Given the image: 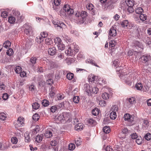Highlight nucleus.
<instances>
[{
	"instance_id": "obj_1",
	"label": "nucleus",
	"mask_w": 151,
	"mask_h": 151,
	"mask_svg": "<svg viewBox=\"0 0 151 151\" xmlns=\"http://www.w3.org/2000/svg\"><path fill=\"white\" fill-rule=\"evenodd\" d=\"M63 9V10L68 14H72L74 12L73 9H71L70 5L68 4L65 5Z\"/></svg>"
},
{
	"instance_id": "obj_2",
	"label": "nucleus",
	"mask_w": 151,
	"mask_h": 151,
	"mask_svg": "<svg viewBox=\"0 0 151 151\" xmlns=\"http://www.w3.org/2000/svg\"><path fill=\"white\" fill-rule=\"evenodd\" d=\"M52 22L55 27H59L60 29L65 28L66 27L65 25L63 22L60 23V22L56 20H53Z\"/></svg>"
},
{
	"instance_id": "obj_3",
	"label": "nucleus",
	"mask_w": 151,
	"mask_h": 151,
	"mask_svg": "<svg viewBox=\"0 0 151 151\" xmlns=\"http://www.w3.org/2000/svg\"><path fill=\"white\" fill-rule=\"evenodd\" d=\"M64 114H66L65 113H62L58 114L57 116H56L55 119L56 122H60L61 123L63 122L65 120Z\"/></svg>"
},
{
	"instance_id": "obj_4",
	"label": "nucleus",
	"mask_w": 151,
	"mask_h": 151,
	"mask_svg": "<svg viewBox=\"0 0 151 151\" xmlns=\"http://www.w3.org/2000/svg\"><path fill=\"white\" fill-rule=\"evenodd\" d=\"M24 118L21 117L18 118L17 123V125L16 127H21L23 126L24 124Z\"/></svg>"
},
{
	"instance_id": "obj_5",
	"label": "nucleus",
	"mask_w": 151,
	"mask_h": 151,
	"mask_svg": "<svg viewBox=\"0 0 151 151\" xmlns=\"http://www.w3.org/2000/svg\"><path fill=\"white\" fill-rule=\"evenodd\" d=\"M25 29L24 32L27 35H29L30 32H32V28L27 24H25L24 26Z\"/></svg>"
},
{
	"instance_id": "obj_6",
	"label": "nucleus",
	"mask_w": 151,
	"mask_h": 151,
	"mask_svg": "<svg viewBox=\"0 0 151 151\" xmlns=\"http://www.w3.org/2000/svg\"><path fill=\"white\" fill-rule=\"evenodd\" d=\"M91 89H92V86L86 84L84 85V90L88 94L91 93Z\"/></svg>"
},
{
	"instance_id": "obj_7",
	"label": "nucleus",
	"mask_w": 151,
	"mask_h": 151,
	"mask_svg": "<svg viewBox=\"0 0 151 151\" xmlns=\"http://www.w3.org/2000/svg\"><path fill=\"white\" fill-rule=\"evenodd\" d=\"M48 54L51 56H53L56 53V50L55 47H50L48 50Z\"/></svg>"
},
{
	"instance_id": "obj_8",
	"label": "nucleus",
	"mask_w": 151,
	"mask_h": 151,
	"mask_svg": "<svg viewBox=\"0 0 151 151\" xmlns=\"http://www.w3.org/2000/svg\"><path fill=\"white\" fill-rule=\"evenodd\" d=\"M151 59V57L148 55L142 56L140 60L142 62L145 63Z\"/></svg>"
},
{
	"instance_id": "obj_9",
	"label": "nucleus",
	"mask_w": 151,
	"mask_h": 151,
	"mask_svg": "<svg viewBox=\"0 0 151 151\" xmlns=\"http://www.w3.org/2000/svg\"><path fill=\"white\" fill-rule=\"evenodd\" d=\"M65 52L67 54V55H69L72 56L75 54V51H73V50H72L71 47H69L68 49L65 51Z\"/></svg>"
},
{
	"instance_id": "obj_10",
	"label": "nucleus",
	"mask_w": 151,
	"mask_h": 151,
	"mask_svg": "<svg viewBox=\"0 0 151 151\" xmlns=\"http://www.w3.org/2000/svg\"><path fill=\"white\" fill-rule=\"evenodd\" d=\"M83 125L82 123H78L75 126V129L76 130L79 131L81 129H82Z\"/></svg>"
},
{
	"instance_id": "obj_11",
	"label": "nucleus",
	"mask_w": 151,
	"mask_h": 151,
	"mask_svg": "<svg viewBox=\"0 0 151 151\" xmlns=\"http://www.w3.org/2000/svg\"><path fill=\"white\" fill-rule=\"evenodd\" d=\"M135 99L134 97H132L127 99V103L130 104H132L135 103Z\"/></svg>"
},
{
	"instance_id": "obj_12",
	"label": "nucleus",
	"mask_w": 151,
	"mask_h": 151,
	"mask_svg": "<svg viewBox=\"0 0 151 151\" xmlns=\"http://www.w3.org/2000/svg\"><path fill=\"white\" fill-rule=\"evenodd\" d=\"M43 135L42 134H38L36 136L35 138V141L38 143L40 142L42 139V137Z\"/></svg>"
},
{
	"instance_id": "obj_13",
	"label": "nucleus",
	"mask_w": 151,
	"mask_h": 151,
	"mask_svg": "<svg viewBox=\"0 0 151 151\" xmlns=\"http://www.w3.org/2000/svg\"><path fill=\"white\" fill-rule=\"evenodd\" d=\"M116 34V30L114 28H111L109 30V34L112 36H115Z\"/></svg>"
},
{
	"instance_id": "obj_14",
	"label": "nucleus",
	"mask_w": 151,
	"mask_h": 151,
	"mask_svg": "<svg viewBox=\"0 0 151 151\" xmlns=\"http://www.w3.org/2000/svg\"><path fill=\"white\" fill-rule=\"evenodd\" d=\"M37 60V58L33 56L30 58V62L31 64L34 65L36 63V61Z\"/></svg>"
},
{
	"instance_id": "obj_15",
	"label": "nucleus",
	"mask_w": 151,
	"mask_h": 151,
	"mask_svg": "<svg viewBox=\"0 0 151 151\" xmlns=\"http://www.w3.org/2000/svg\"><path fill=\"white\" fill-rule=\"evenodd\" d=\"M87 122L90 125H95L96 124V122L92 119H90L87 120Z\"/></svg>"
},
{
	"instance_id": "obj_16",
	"label": "nucleus",
	"mask_w": 151,
	"mask_h": 151,
	"mask_svg": "<svg viewBox=\"0 0 151 151\" xmlns=\"http://www.w3.org/2000/svg\"><path fill=\"white\" fill-rule=\"evenodd\" d=\"M13 14L14 15L18 17V19H19V16L20 15V13L18 11L13 10ZM20 19H21L22 18V16H20Z\"/></svg>"
},
{
	"instance_id": "obj_17",
	"label": "nucleus",
	"mask_w": 151,
	"mask_h": 151,
	"mask_svg": "<svg viewBox=\"0 0 151 151\" xmlns=\"http://www.w3.org/2000/svg\"><path fill=\"white\" fill-rule=\"evenodd\" d=\"M11 43L9 41H6L3 44V46L6 48L9 47L11 45Z\"/></svg>"
},
{
	"instance_id": "obj_18",
	"label": "nucleus",
	"mask_w": 151,
	"mask_h": 151,
	"mask_svg": "<svg viewBox=\"0 0 151 151\" xmlns=\"http://www.w3.org/2000/svg\"><path fill=\"white\" fill-rule=\"evenodd\" d=\"M52 134L51 131L49 130L47 131L45 133V136L47 138H49L52 137Z\"/></svg>"
},
{
	"instance_id": "obj_19",
	"label": "nucleus",
	"mask_w": 151,
	"mask_h": 151,
	"mask_svg": "<svg viewBox=\"0 0 151 151\" xmlns=\"http://www.w3.org/2000/svg\"><path fill=\"white\" fill-rule=\"evenodd\" d=\"M145 42L147 45L149 46V47H151V39L149 37H147L145 39Z\"/></svg>"
},
{
	"instance_id": "obj_20",
	"label": "nucleus",
	"mask_w": 151,
	"mask_h": 151,
	"mask_svg": "<svg viewBox=\"0 0 151 151\" xmlns=\"http://www.w3.org/2000/svg\"><path fill=\"white\" fill-rule=\"evenodd\" d=\"M99 113V110L98 108H95L92 111V114L95 116L98 115Z\"/></svg>"
},
{
	"instance_id": "obj_21",
	"label": "nucleus",
	"mask_w": 151,
	"mask_h": 151,
	"mask_svg": "<svg viewBox=\"0 0 151 151\" xmlns=\"http://www.w3.org/2000/svg\"><path fill=\"white\" fill-rule=\"evenodd\" d=\"M24 136L25 139V142H29L30 140V139L29 133L27 132H25L24 134Z\"/></svg>"
},
{
	"instance_id": "obj_22",
	"label": "nucleus",
	"mask_w": 151,
	"mask_h": 151,
	"mask_svg": "<svg viewBox=\"0 0 151 151\" xmlns=\"http://www.w3.org/2000/svg\"><path fill=\"white\" fill-rule=\"evenodd\" d=\"M128 21L127 20H123L122 24L121 25L124 28H128Z\"/></svg>"
},
{
	"instance_id": "obj_23",
	"label": "nucleus",
	"mask_w": 151,
	"mask_h": 151,
	"mask_svg": "<svg viewBox=\"0 0 151 151\" xmlns=\"http://www.w3.org/2000/svg\"><path fill=\"white\" fill-rule=\"evenodd\" d=\"M32 40H28L26 43L25 47L26 49L30 48L32 45Z\"/></svg>"
},
{
	"instance_id": "obj_24",
	"label": "nucleus",
	"mask_w": 151,
	"mask_h": 151,
	"mask_svg": "<svg viewBox=\"0 0 151 151\" xmlns=\"http://www.w3.org/2000/svg\"><path fill=\"white\" fill-rule=\"evenodd\" d=\"M130 130H128L127 128H123L122 130V133L125 134V135H127L130 132Z\"/></svg>"
},
{
	"instance_id": "obj_25",
	"label": "nucleus",
	"mask_w": 151,
	"mask_h": 151,
	"mask_svg": "<svg viewBox=\"0 0 151 151\" xmlns=\"http://www.w3.org/2000/svg\"><path fill=\"white\" fill-rule=\"evenodd\" d=\"M110 116L111 119H115L116 117V112L115 111H112L110 113Z\"/></svg>"
},
{
	"instance_id": "obj_26",
	"label": "nucleus",
	"mask_w": 151,
	"mask_h": 151,
	"mask_svg": "<svg viewBox=\"0 0 151 151\" xmlns=\"http://www.w3.org/2000/svg\"><path fill=\"white\" fill-rule=\"evenodd\" d=\"M103 132L105 133H109L110 131V128L109 126H106L104 127L103 128Z\"/></svg>"
},
{
	"instance_id": "obj_27",
	"label": "nucleus",
	"mask_w": 151,
	"mask_h": 151,
	"mask_svg": "<svg viewBox=\"0 0 151 151\" xmlns=\"http://www.w3.org/2000/svg\"><path fill=\"white\" fill-rule=\"evenodd\" d=\"M40 117V116L37 113L34 114L32 117V119L35 121H38Z\"/></svg>"
},
{
	"instance_id": "obj_28",
	"label": "nucleus",
	"mask_w": 151,
	"mask_h": 151,
	"mask_svg": "<svg viewBox=\"0 0 151 151\" xmlns=\"http://www.w3.org/2000/svg\"><path fill=\"white\" fill-rule=\"evenodd\" d=\"M57 46L58 47L59 50L61 51H62L64 50L65 48V45L62 43V42L61 43L59 44Z\"/></svg>"
},
{
	"instance_id": "obj_29",
	"label": "nucleus",
	"mask_w": 151,
	"mask_h": 151,
	"mask_svg": "<svg viewBox=\"0 0 151 151\" xmlns=\"http://www.w3.org/2000/svg\"><path fill=\"white\" fill-rule=\"evenodd\" d=\"M55 42L57 45L62 42L60 38L59 37H57L54 40Z\"/></svg>"
},
{
	"instance_id": "obj_30",
	"label": "nucleus",
	"mask_w": 151,
	"mask_h": 151,
	"mask_svg": "<svg viewBox=\"0 0 151 151\" xmlns=\"http://www.w3.org/2000/svg\"><path fill=\"white\" fill-rule=\"evenodd\" d=\"M32 107L33 109L36 110L40 107V104L37 102H35L33 104Z\"/></svg>"
},
{
	"instance_id": "obj_31",
	"label": "nucleus",
	"mask_w": 151,
	"mask_h": 151,
	"mask_svg": "<svg viewBox=\"0 0 151 151\" xmlns=\"http://www.w3.org/2000/svg\"><path fill=\"white\" fill-rule=\"evenodd\" d=\"M76 19L77 20L78 23H83L86 20V19L85 18H83V17H79L78 19L76 18Z\"/></svg>"
},
{
	"instance_id": "obj_32",
	"label": "nucleus",
	"mask_w": 151,
	"mask_h": 151,
	"mask_svg": "<svg viewBox=\"0 0 151 151\" xmlns=\"http://www.w3.org/2000/svg\"><path fill=\"white\" fill-rule=\"evenodd\" d=\"M134 46L136 47L142 48V44L139 42L137 41L134 42Z\"/></svg>"
},
{
	"instance_id": "obj_33",
	"label": "nucleus",
	"mask_w": 151,
	"mask_h": 151,
	"mask_svg": "<svg viewBox=\"0 0 151 151\" xmlns=\"http://www.w3.org/2000/svg\"><path fill=\"white\" fill-rule=\"evenodd\" d=\"M139 18L142 21H145L147 19V15L145 14H141L139 16Z\"/></svg>"
},
{
	"instance_id": "obj_34",
	"label": "nucleus",
	"mask_w": 151,
	"mask_h": 151,
	"mask_svg": "<svg viewBox=\"0 0 151 151\" xmlns=\"http://www.w3.org/2000/svg\"><path fill=\"white\" fill-rule=\"evenodd\" d=\"M8 22L11 24H13L15 22V18L12 16L10 17L9 18Z\"/></svg>"
},
{
	"instance_id": "obj_35",
	"label": "nucleus",
	"mask_w": 151,
	"mask_h": 151,
	"mask_svg": "<svg viewBox=\"0 0 151 151\" xmlns=\"http://www.w3.org/2000/svg\"><path fill=\"white\" fill-rule=\"evenodd\" d=\"M87 62H88V63L91 64L92 65H94L97 67H99V66L96 63H95V61H94L92 59H88L87 60Z\"/></svg>"
},
{
	"instance_id": "obj_36",
	"label": "nucleus",
	"mask_w": 151,
	"mask_h": 151,
	"mask_svg": "<svg viewBox=\"0 0 151 151\" xmlns=\"http://www.w3.org/2000/svg\"><path fill=\"white\" fill-rule=\"evenodd\" d=\"M135 12L137 14H141L143 12V9L141 7H139L135 10Z\"/></svg>"
},
{
	"instance_id": "obj_37",
	"label": "nucleus",
	"mask_w": 151,
	"mask_h": 151,
	"mask_svg": "<svg viewBox=\"0 0 151 151\" xmlns=\"http://www.w3.org/2000/svg\"><path fill=\"white\" fill-rule=\"evenodd\" d=\"M136 141L138 145L141 144L142 141V139L141 137L140 136L136 138Z\"/></svg>"
},
{
	"instance_id": "obj_38",
	"label": "nucleus",
	"mask_w": 151,
	"mask_h": 151,
	"mask_svg": "<svg viewBox=\"0 0 151 151\" xmlns=\"http://www.w3.org/2000/svg\"><path fill=\"white\" fill-rule=\"evenodd\" d=\"M102 96L103 99L106 100L109 98V95L106 93H104L102 94Z\"/></svg>"
},
{
	"instance_id": "obj_39",
	"label": "nucleus",
	"mask_w": 151,
	"mask_h": 151,
	"mask_svg": "<svg viewBox=\"0 0 151 151\" xmlns=\"http://www.w3.org/2000/svg\"><path fill=\"white\" fill-rule=\"evenodd\" d=\"M22 68L19 66H17L15 69V71L17 73H19L21 72Z\"/></svg>"
},
{
	"instance_id": "obj_40",
	"label": "nucleus",
	"mask_w": 151,
	"mask_h": 151,
	"mask_svg": "<svg viewBox=\"0 0 151 151\" xmlns=\"http://www.w3.org/2000/svg\"><path fill=\"white\" fill-rule=\"evenodd\" d=\"M98 89L96 87H94L93 88L92 87V89H91V93H94L96 94L97 93Z\"/></svg>"
},
{
	"instance_id": "obj_41",
	"label": "nucleus",
	"mask_w": 151,
	"mask_h": 151,
	"mask_svg": "<svg viewBox=\"0 0 151 151\" xmlns=\"http://www.w3.org/2000/svg\"><path fill=\"white\" fill-rule=\"evenodd\" d=\"M145 139L147 140H149L151 139V134L150 133H147L145 136Z\"/></svg>"
},
{
	"instance_id": "obj_42",
	"label": "nucleus",
	"mask_w": 151,
	"mask_h": 151,
	"mask_svg": "<svg viewBox=\"0 0 151 151\" xmlns=\"http://www.w3.org/2000/svg\"><path fill=\"white\" fill-rule=\"evenodd\" d=\"M57 108L56 106H52L49 109V110L52 113H54L57 110Z\"/></svg>"
},
{
	"instance_id": "obj_43",
	"label": "nucleus",
	"mask_w": 151,
	"mask_h": 151,
	"mask_svg": "<svg viewBox=\"0 0 151 151\" xmlns=\"http://www.w3.org/2000/svg\"><path fill=\"white\" fill-rule=\"evenodd\" d=\"M106 2V5L107 7L114 3V2L111 0H107Z\"/></svg>"
},
{
	"instance_id": "obj_44",
	"label": "nucleus",
	"mask_w": 151,
	"mask_h": 151,
	"mask_svg": "<svg viewBox=\"0 0 151 151\" xmlns=\"http://www.w3.org/2000/svg\"><path fill=\"white\" fill-rule=\"evenodd\" d=\"M74 75L73 73H68L66 75L67 78L69 80L72 79Z\"/></svg>"
},
{
	"instance_id": "obj_45",
	"label": "nucleus",
	"mask_w": 151,
	"mask_h": 151,
	"mask_svg": "<svg viewBox=\"0 0 151 151\" xmlns=\"http://www.w3.org/2000/svg\"><path fill=\"white\" fill-rule=\"evenodd\" d=\"M42 104L44 106H47L49 105V102L47 100H44L42 102Z\"/></svg>"
},
{
	"instance_id": "obj_46",
	"label": "nucleus",
	"mask_w": 151,
	"mask_h": 151,
	"mask_svg": "<svg viewBox=\"0 0 151 151\" xmlns=\"http://www.w3.org/2000/svg\"><path fill=\"white\" fill-rule=\"evenodd\" d=\"M6 117V115L4 113H0V119L2 120H5Z\"/></svg>"
},
{
	"instance_id": "obj_47",
	"label": "nucleus",
	"mask_w": 151,
	"mask_h": 151,
	"mask_svg": "<svg viewBox=\"0 0 151 151\" xmlns=\"http://www.w3.org/2000/svg\"><path fill=\"white\" fill-rule=\"evenodd\" d=\"M75 148V144L71 143L69 144L68 146V149L70 150H73Z\"/></svg>"
},
{
	"instance_id": "obj_48",
	"label": "nucleus",
	"mask_w": 151,
	"mask_h": 151,
	"mask_svg": "<svg viewBox=\"0 0 151 151\" xmlns=\"http://www.w3.org/2000/svg\"><path fill=\"white\" fill-rule=\"evenodd\" d=\"M73 100L75 103H78L79 101V98L78 96H74Z\"/></svg>"
},
{
	"instance_id": "obj_49",
	"label": "nucleus",
	"mask_w": 151,
	"mask_h": 151,
	"mask_svg": "<svg viewBox=\"0 0 151 151\" xmlns=\"http://www.w3.org/2000/svg\"><path fill=\"white\" fill-rule=\"evenodd\" d=\"M135 87L138 90H140L142 88V86L141 83H138L136 85Z\"/></svg>"
},
{
	"instance_id": "obj_50",
	"label": "nucleus",
	"mask_w": 151,
	"mask_h": 151,
	"mask_svg": "<svg viewBox=\"0 0 151 151\" xmlns=\"http://www.w3.org/2000/svg\"><path fill=\"white\" fill-rule=\"evenodd\" d=\"M86 12L85 11H82L81 13L80 16V17H83V18H85L87 16V15L86 14Z\"/></svg>"
},
{
	"instance_id": "obj_51",
	"label": "nucleus",
	"mask_w": 151,
	"mask_h": 151,
	"mask_svg": "<svg viewBox=\"0 0 151 151\" xmlns=\"http://www.w3.org/2000/svg\"><path fill=\"white\" fill-rule=\"evenodd\" d=\"M127 11L129 13H132L134 11L133 6H129L128 8L127 9Z\"/></svg>"
},
{
	"instance_id": "obj_52",
	"label": "nucleus",
	"mask_w": 151,
	"mask_h": 151,
	"mask_svg": "<svg viewBox=\"0 0 151 151\" xmlns=\"http://www.w3.org/2000/svg\"><path fill=\"white\" fill-rule=\"evenodd\" d=\"M130 115L128 114H125L123 116L125 120L129 121V117H130Z\"/></svg>"
},
{
	"instance_id": "obj_53",
	"label": "nucleus",
	"mask_w": 151,
	"mask_h": 151,
	"mask_svg": "<svg viewBox=\"0 0 151 151\" xmlns=\"http://www.w3.org/2000/svg\"><path fill=\"white\" fill-rule=\"evenodd\" d=\"M13 53V50L11 48H9V50H7V52H6V54L9 56H11Z\"/></svg>"
},
{
	"instance_id": "obj_54",
	"label": "nucleus",
	"mask_w": 151,
	"mask_h": 151,
	"mask_svg": "<svg viewBox=\"0 0 151 151\" xmlns=\"http://www.w3.org/2000/svg\"><path fill=\"white\" fill-rule=\"evenodd\" d=\"M64 58V55L63 53H59L58 54L56 58H58L59 60H61Z\"/></svg>"
},
{
	"instance_id": "obj_55",
	"label": "nucleus",
	"mask_w": 151,
	"mask_h": 151,
	"mask_svg": "<svg viewBox=\"0 0 151 151\" xmlns=\"http://www.w3.org/2000/svg\"><path fill=\"white\" fill-rule=\"evenodd\" d=\"M96 76H91L89 77V82H92L95 80Z\"/></svg>"
},
{
	"instance_id": "obj_56",
	"label": "nucleus",
	"mask_w": 151,
	"mask_h": 151,
	"mask_svg": "<svg viewBox=\"0 0 151 151\" xmlns=\"http://www.w3.org/2000/svg\"><path fill=\"white\" fill-rule=\"evenodd\" d=\"M25 80L23 79L20 80V81L18 82L17 84V86H19V87L22 86L24 83Z\"/></svg>"
},
{
	"instance_id": "obj_57",
	"label": "nucleus",
	"mask_w": 151,
	"mask_h": 151,
	"mask_svg": "<svg viewBox=\"0 0 151 151\" xmlns=\"http://www.w3.org/2000/svg\"><path fill=\"white\" fill-rule=\"evenodd\" d=\"M116 43V41L114 40H112L109 42V45L112 47L115 46Z\"/></svg>"
},
{
	"instance_id": "obj_58",
	"label": "nucleus",
	"mask_w": 151,
	"mask_h": 151,
	"mask_svg": "<svg viewBox=\"0 0 151 151\" xmlns=\"http://www.w3.org/2000/svg\"><path fill=\"white\" fill-rule=\"evenodd\" d=\"M11 141L13 144H16L18 141L17 138L15 137H13L11 138Z\"/></svg>"
},
{
	"instance_id": "obj_59",
	"label": "nucleus",
	"mask_w": 151,
	"mask_h": 151,
	"mask_svg": "<svg viewBox=\"0 0 151 151\" xmlns=\"http://www.w3.org/2000/svg\"><path fill=\"white\" fill-rule=\"evenodd\" d=\"M75 142L77 146H78L81 145V139L78 138L77 140H75Z\"/></svg>"
},
{
	"instance_id": "obj_60",
	"label": "nucleus",
	"mask_w": 151,
	"mask_h": 151,
	"mask_svg": "<svg viewBox=\"0 0 151 151\" xmlns=\"http://www.w3.org/2000/svg\"><path fill=\"white\" fill-rule=\"evenodd\" d=\"M133 0H128L127 4L129 6H134V3L132 2Z\"/></svg>"
},
{
	"instance_id": "obj_61",
	"label": "nucleus",
	"mask_w": 151,
	"mask_h": 151,
	"mask_svg": "<svg viewBox=\"0 0 151 151\" xmlns=\"http://www.w3.org/2000/svg\"><path fill=\"white\" fill-rule=\"evenodd\" d=\"M118 110V106L116 105L112 106L111 107V110L112 111H115V112L117 111Z\"/></svg>"
},
{
	"instance_id": "obj_62",
	"label": "nucleus",
	"mask_w": 151,
	"mask_h": 151,
	"mask_svg": "<svg viewBox=\"0 0 151 151\" xmlns=\"http://www.w3.org/2000/svg\"><path fill=\"white\" fill-rule=\"evenodd\" d=\"M39 127V126H36V127L32 130V132H34V134L37 133L39 130L38 128Z\"/></svg>"
},
{
	"instance_id": "obj_63",
	"label": "nucleus",
	"mask_w": 151,
	"mask_h": 151,
	"mask_svg": "<svg viewBox=\"0 0 151 151\" xmlns=\"http://www.w3.org/2000/svg\"><path fill=\"white\" fill-rule=\"evenodd\" d=\"M60 0H54L53 2L54 5H55V6H59L60 4Z\"/></svg>"
},
{
	"instance_id": "obj_64",
	"label": "nucleus",
	"mask_w": 151,
	"mask_h": 151,
	"mask_svg": "<svg viewBox=\"0 0 151 151\" xmlns=\"http://www.w3.org/2000/svg\"><path fill=\"white\" fill-rule=\"evenodd\" d=\"M93 6L92 4H89L86 6L87 8L89 10H91L93 8Z\"/></svg>"
}]
</instances>
